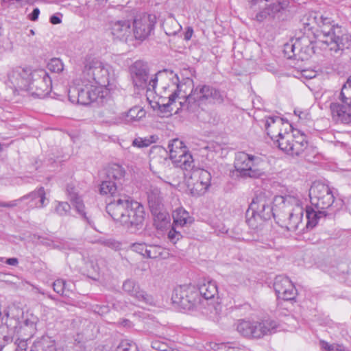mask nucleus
Here are the masks:
<instances>
[{
  "label": "nucleus",
  "mask_w": 351,
  "mask_h": 351,
  "mask_svg": "<svg viewBox=\"0 0 351 351\" xmlns=\"http://www.w3.org/2000/svg\"><path fill=\"white\" fill-rule=\"evenodd\" d=\"M253 322L239 320L237 324V330L245 337L252 338Z\"/></svg>",
  "instance_id": "obj_38"
},
{
  "label": "nucleus",
  "mask_w": 351,
  "mask_h": 351,
  "mask_svg": "<svg viewBox=\"0 0 351 351\" xmlns=\"http://www.w3.org/2000/svg\"><path fill=\"white\" fill-rule=\"evenodd\" d=\"M15 351H27V339H17L14 343Z\"/></svg>",
  "instance_id": "obj_51"
},
{
  "label": "nucleus",
  "mask_w": 351,
  "mask_h": 351,
  "mask_svg": "<svg viewBox=\"0 0 351 351\" xmlns=\"http://www.w3.org/2000/svg\"><path fill=\"white\" fill-rule=\"evenodd\" d=\"M102 88L84 82L80 76V79L74 80L71 85L65 79L62 93L67 94L69 100L73 104L88 105L94 101L101 102L108 96V91L102 90Z\"/></svg>",
  "instance_id": "obj_6"
},
{
  "label": "nucleus",
  "mask_w": 351,
  "mask_h": 351,
  "mask_svg": "<svg viewBox=\"0 0 351 351\" xmlns=\"http://www.w3.org/2000/svg\"><path fill=\"white\" fill-rule=\"evenodd\" d=\"M274 142L281 150L291 156H300L307 147V141L303 135L294 139L290 132L283 133Z\"/></svg>",
  "instance_id": "obj_16"
},
{
  "label": "nucleus",
  "mask_w": 351,
  "mask_h": 351,
  "mask_svg": "<svg viewBox=\"0 0 351 351\" xmlns=\"http://www.w3.org/2000/svg\"><path fill=\"white\" fill-rule=\"evenodd\" d=\"M193 30L191 27H188L186 32L184 33V39L186 40H189L193 35Z\"/></svg>",
  "instance_id": "obj_57"
},
{
  "label": "nucleus",
  "mask_w": 351,
  "mask_h": 351,
  "mask_svg": "<svg viewBox=\"0 0 351 351\" xmlns=\"http://www.w3.org/2000/svg\"><path fill=\"white\" fill-rule=\"evenodd\" d=\"M89 265L90 266L93 272H95V273L99 272V267L97 266V265H93V263L91 262L90 263H88L87 267H89Z\"/></svg>",
  "instance_id": "obj_62"
},
{
  "label": "nucleus",
  "mask_w": 351,
  "mask_h": 351,
  "mask_svg": "<svg viewBox=\"0 0 351 351\" xmlns=\"http://www.w3.org/2000/svg\"><path fill=\"white\" fill-rule=\"evenodd\" d=\"M156 139V138L154 136H149L144 138L137 137L133 140L132 145L138 148L147 147L153 143H155Z\"/></svg>",
  "instance_id": "obj_40"
},
{
  "label": "nucleus",
  "mask_w": 351,
  "mask_h": 351,
  "mask_svg": "<svg viewBox=\"0 0 351 351\" xmlns=\"http://www.w3.org/2000/svg\"><path fill=\"white\" fill-rule=\"evenodd\" d=\"M173 225L176 227H184L191 224L193 218L183 207L180 206L176 208L172 213Z\"/></svg>",
  "instance_id": "obj_30"
},
{
  "label": "nucleus",
  "mask_w": 351,
  "mask_h": 351,
  "mask_svg": "<svg viewBox=\"0 0 351 351\" xmlns=\"http://www.w3.org/2000/svg\"><path fill=\"white\" fill-rule=\"evenodd\" d=\"M306 218L308 220L306 223L307 228L315 227L320 218L330 215V213H328L326 210L316 209L315 207L312 206L306 207Z\"/></svg>",
  "instance_id": "obj_34"
},
{
  "label": "nucleus",
  "mask_w": 351,
  "mask_h": 351,
  "mask_svg": "<svg viewBox=\"0 0 351 351\" xmlns=\"http://www.w3.org/2000/svg\"><path fill=\"white\" fill-rule=\"evenodd\" d=\"M323 351H344V348L339 344H329L325 341L320 342Z\"/></svg>",
  "instance_id": "obj_48"
},
{
  "label": "nucleus",
  "mask_w": 351,
  "mask_h": 351,
  "mask_svg": "<svg viewBox=\"0 0 351 351\" xmlns=\"http://www.w3.org/2000/svg\"><path fill=\"white\" fill-rule=\"evenodd\" d=\"M154 216V223L157 229L162 230L170 223V216L169 213L161 207L150 209Z\"/></svg>",
  "instance_id": "obj_32"
},
{
  "label": "nucleus",
  "mask_w": 351,
  "mask_h": 351,
  "mask_svg": "<svg viewBox=\"0 0 351 351\" xmlns=\"http://www.w3.org/2000/svg\"><path fill=\"white\" fill-rule=\"evenodd\" d=\"M111 34L114 38L128 42L133 39L131 22L129 20H119L110 23Z\"/></svg>",
  "instance_id": "obj_21"
},
{
  "label": "nucleus",
  "mask_w": 351,
  "mask_h": 351,
  "mask_svg": "<svg viewBox=\"0 0 351 351\" xmlns=\"http://www.w3.org/2000/svg\"><path fill=\"white\" fill-rule=\"evenodd\" d=\"M123 290L131 297L138 302L145 304H151L153 301L152 298L145 291L140 288L139 285L134 280L128 279L123 284Z\"/></svg>",
  "instance_id": "obj_22"
},
{
  "label": "nucleus",
  "mask_w": 351,
  "mask_h": 351,
  "mask_svg": "<svg viewBox=\"0 0 351 351\" xmlns=\"http://www.w3.org/2000/svg\"><path fill=\"white\" fill-rule=\"evenodd\" d=\"M283 119L279 117H268L265 119V127L267 134L272 141L282 136L281 127L284 125Z\"/></svg>",
  "instance_id": "obj_23"
},
{
  "label": "nucleus",
  "mask_w": 351,
  "mask_h": 351,
  "mask_svg": "<svg viewBox=\"0 0 351 351\" xmlns=\"http://www.w3.org/2000/svg\"><path fill=\"white\" fill-rule=\"evenodd\" d=\"M147 246L148 245L143 243H135L130 245V249L131 250L142 255L143 257H145Z\"/></svg>",
  "instance_id": "obj_47"
},
{
  "label": "nucleus",
  "mask_w": 351,
  "mask_h": 351,
  "mask_svg": "<svg viewBox=\"0 0 351 351\" xmlns=\"http://www.w3.org/2000/svg\"><path fill=\"white\" fill-rule=\"evenodd\" d=\"M108 311V308L107 306H103L101 308V311H99V313L104 314Z\"/></svg>",
  "instance_id": "obj_64"
},
{
  "label": "nucleus",
  "mask_w": 351,
  "mask_h": 351,
  "mask_svg": "<svg viewBox=\"0 0 351 351\" xmlns=\"http://www.w3.org/2000/svg\"><path fill=\"white\" fill-rule=\"evenodd\" d=\"M311 206L316 209L326 210L330 208L334 203V195L328 185L315 182L309 190Z\"/></svg>",
  "instance_id": "obj_12"
},
{
  "label": "nucleus",
  "mask_w": 351,
  "mask_h": 351,
  "mask_svg": "<svg viewBox=\"0 0 351 351\" xmlns=\"http://www.w3.org/2000/svg\"><path fill=\"white\" fill-rule=\"evenodd\" d=\"M274 288L277 297L284 300H292L295 299L297 294L293 284L286 276H276L274 283Z\"/></svg>",
  "instance_id": "obj_19"
},
{
  "label": "nucleus",
  "mask_w": 351,
  "mask_h": 351,
  "mask_svg": "<svg viewBox=\"0 0 351 351\" xmlns=\"http://www.w3.org/2000/svg\"><path fill=\"white\" fill-rule=\"evenodd\" d=\"M145 110L142 107L136 106L131 108L128 112L121 113L118 117L117 123L132 124L139 121L145 117Z\"/></svg>",
  "instance_id": "obj_27"
},
{
  "label": "nucleus",
  "mask_w": 351,
  "mask_h": 351,
  "mask_svg": "<svg viewBox=\"0 0 351 351\" xmlns=\"http://www.w3.org/2000/svg\"><path fill=\"white\" fill-rule=\"evenodd\" d=\"M50 22L52 24L57 25L61 23V19L58 16L53 15L50 17Z\"/></svg>",
  "instance_id": "obj_60"
},
{
  "label": "nucleus",
  "mask_w": 351,
  "mask_h": 351,
  "mask_svg": "<svg viewBox=\"0 0 351 351\" xmlns=\"http://www.w3.org/2000/svg\"><path fill=\"white\" fill-rule=\"evenodd\" d=\"M106 211L115 222L131 232L142 228L145 215L143 205L128 196L119 195L107 204Z\"/></svg>",
  "instance_id": "obj_3"
},
{
  "label": "nucleus",
  "mask_w": 351,
  "mask_h": 351,
  "mask_svg": "<svg viewBox=\"0 0 351 351\" xmlns=\"http://www.w3.org/2000/svg\"><path fill=\"white\" fill-rule=\"evenodd\" d=\"M5 263L9 265L16 266L19 261L16 258H9L6 259Z\"/></svg>",
  "instance_id": "obj_58"
},
{
  "label": "nucleus",
  "mask_w": 351,
  "mask_h": 351,
  "mask_svg": "<svg viewBox=\"0 0 351 351\" xmlns=\"http://www.w3.org/2000/svg\"><path fill=\"white\" fill-rule=\"evenodd\" d=\"M106 174L108 179L121 184V180L125 175V171L121 165L112 164L108 167Z\"/></svg>",
  "instance_id": "obj_36"
},
{
  "label": "nucleus",
  "mask_w": 351,
  "mask_h": 351,
  "mask_svg": "<svg viewBox=\"0 0 351 351\" xmlns=\"http://www.w3.org/2000/svg\"><path fill=\"white\" fill-rule=\"evenodd\" d=\"M29 351H82V348L79 344L71 343L64 348L56 349L52 337L44 335L33 343Z\"/></svg>",
  "instance_id": "obj_18"
},
{
  "label": "nucleus",
  "mask_w": 351,
  "mask_h": 351,
  "mask_svg": "<svg viewBox=\"0 0 351 351\" xmlns=\"http://www.w3.org/2000/svg\"><path fill=\"white\" fill-rule=\"evenodd\" d=\"M32 240L36 243H40L47 246L51 245L52 243L51 240L37 234H34Z\"/></svg>",
  "instance_id": "obj_50"
},
{
  "label": "nucleus",
  "mask_w": 351,
  "mask_h": 351,
  "mask_svg": "<svg viewBox=\"0 0 351 351\" xmlns=\"http://www.w3.org/2000/svg\"><path fill=\"white\" fill-rule=\"evenodd\" d=\"M294 114L300 119H306V117L307 116V113L306 112H302L298 109L294 110Z\"/></svg>",
  "instance_id": "obj_56"
},
{
  "label": "nucleus",
  "mask_w": 351,
  "mask_h": 351,
  "mask_svg": "<svg viewBox=\"0 0 351 351\" xmlns=\"http://www.w3.org/2000/svg\"><path fill=\"white\" fill-rule=\"evenodd\" d=\"M182 237V235L179 231L176 230L175 226L171 227L167 234L169 241L173 244H176Z\"/></svg>",
  "instance_id": "obj_44"
},
{
  "label": "nucleus",
  "mask_w": 351,
  "mask_h": 351,
  "mask_svg": "<svg viewBox=\"0 0 351 351\" xmlns=\"http://www.w3.org/2000/svg\"><path fill=\"white\" fill-rule=\"evenodd\" d=\"M64 84L65 79L61 78L59 83L53 85L51 78L45 69H34L27 92L39 98L48 95L51 90H54L56 94L61 95Z\"/></svg>",
  "instance_id": "obj_8"
},
{
  "label": "nucleus",
  "mask_w": 351,
  "mask_h": 351,
  "mask_svg": "<svg viewBox=\"0 0 351 351\" xmlns=\"http://www.w3.org/2000/svg\"><path fill=\"white\" fill-rule=\"evenodd\" d=\"M199 293L206 300L214 298L218 294V288L215 281L206 279L199 285Z\"/></svg>",
  "instance_id": "obj_33"
},
{
  "label": "nucleus",
  "mask_w": 351,
  "mask_h": 351,
  "mask_svg": "<svg viewBox=\"0 0 351 351\" xmlns=\"http://www.w3.org/2000/svg\"><path fill=\"white\" fill-rule=\"evenodd\" d=\"M147 195L150 209L162 206L163 196L158 187L151 184L147 189Z\"/></svg>",
  "instance_id": "obj_31"
},
{
  "label": "nucleus",
  "mask_w": 351,
  "mask_h": 351,
  "mask_svg": "<svg viewBox=\"0 0 351 351\" xmlns=\"http://www.w3.org/2000/svg\"><path fill=\"white\" fill-rule=\"evenodd\" d=\"M191 293L190 287L180 286L176 287L172 294L173 303L180 306L183 309H189V301L186 300L187 294Z\"/></svg>",
  "instance_id": "obj_29"
},
{
  "label": "nucleus",
  "mask_w": 351,
  "mask_h": 351,
  "mask_svg": "<svg viewBox=\"0 0 351 351\" xmlns=\"http://www.w3.org/2000/svg\"><path fill=\"white\" fill-rule=\"evenodd\" d=\"M53 290L60 295H66V293L71 291V283L64 280L58 279L53 284Z\"/></svg>",
  "instance_id": "obj_39"
},
{
  "label": "nucleus",
  "mask_w": 351,
  "mask_h": 351,
  "mask_svg": "<svg viewBox=\"0 0 351 351\" xmlns=\"http://www.w3.org/2000/svg\"><path fill=\"white\" fill-rule=\"evenodd\" d=\"M29 199V206L31 208H42L49 202L45 197V191L43 187H40L38 190L21 198V199Z\"/></svg>",
  "instance_id": "obj_28"
},
{
  "label": "nucleus",
  "mask_w": 351,
  "mask_h": 351,
  "mask_svg": "<svg viewBox=\"0 0 351 351\" xmlns=\"http://www.w3.org/2000/svg\"><path fill=\"white\" fill-rule=\"evenodd\" d=\"M81 77L84 82L102 87L107 90L108 95L117 88V77L113 68L108 64L99 60H86Z\"/></svg>",
  "instance_id": "obj_5"
},
{
  "label": "nucleus",
  "mask_w": 351,
  "mask_h": 351,
  "mask_svg": "<svg viewBox=\"0 0 351 351\" xmlns=\"http://www.w3.org/2000/svg\"><path fill=\"white\" fill-rule=\"evenodd\" d=\"M263 160L258 156L248 154L245 152L237 154L234 167L242 178H258L264 175L262 167Z\"/></svg>",
  "instance_id": "obj_9"
},
{
  "label": "nucleus",
  "mask_w": 351,
  "mask_h": 351,
  "mask_svg": "<svg viewBox=\"0 0 351 351\" xmlns=\"http://www.w3.org/2000/svg\"><path fill=\"white\" fill-rule=\"evenodd\" d=\"M226 351H247V350L244 347L230 346Z\"/></svg>",
  "instance_id": "obj_59"
},
{
  "label": "nucleus",
  "mask_w": 351,
  "mask_h": 351,
  "mask_svg": "<svg viewBox=\"0 0 351 351\" xmlns=\"http://www.w3.org/2000/svg\"><path fill=\"white\" fill-rule=\"evenodd\" d=\"M71 208V206L67 202H59L56 208V210L60 215H65Z\"/></svg>",
  "instance_id": "obj_49"
},
{
  "label": "nucleus",
  "mask_w": 351,
  "mask_h": 351,
  "mask_svg": "<svg viewBox=\"0 0 351 351\" xmlns=\"http://www.w3.org/2000/svg\"><path fill=\"white\" fill-rule=\"evenodd\" d=\"M272 199L265 194L256 195L250 204L247 215H251L254 219L259 217L262 220H267L271 217L276 218V213L271 206Z\"/></svg>",
  "instance_id": "obj_15"
},
{
  "label": "nucleus",
  "mask_w": 351,
  "mask_h": 351,
  "mask_svg": "<svg viewBox=\"0 0 351 351\" xmlns=\"http://www.w3.org/2000/svg\"><path fill=\"white\" fill-rule=\"evenodd\" d=\"M301 197V195L294 193L285 196H276L274 199L275 206L282 204L280 208L284 209L280 214L278 215L281 221L280 225L289 231L298 230L302 222L304 208Z\"/></svg>",
  "instance_id": "obj_7"
},
{
  "label": "nucleus",
  "mask_w": 351,
  "mask_h": 351,
  "mask_svg": "<svg viewBox=\"0 0 351 351\" xmlns=\"http://www.w3.org/2000/svg\"><path fill=\"white\" fill-rule=\"evenodd\" d=\"M19 200H14L10 202H0L1 207H14L17 205V202Z\"/></svg>",
  "instance_id": "obj_55"
},
{
  "label": "nucleus",
  "mask_w": 351,
  "mask_h": 351,
  "mask_svg": "<svg viewBox=\"0 0 351 351\" xmlns=\"http://www.w3.org/2000/svg\"><path fill=\"white\" fill-rule=\"evenodd\" d=\"M34 69L29 66H16L8 74L7 85L14 91L27 90Z\"/></svg>",
  "instance_id": "obj_14"
},
{
  "label": "nucleus",
  "mask_w": 351,
  "mask_h": 351,
  "mask_svg": "<svg viewBox=\"0 0 351 351\" xmlns=\"http://www.w3.org/2000/svg\"><path fill=\"white\" fill-rule=\"evenodd\" d=\"M169 157L178 167L184 171L192 169L194 167V160L184 143L178 139H173L168 145Z\"/></svg>",
  "instance_id": "obj_13"
},
{
  "label": "nucleus",
  "mask_w": 351,
  "mask_h": 351,
  "mask_svg": "<svg viewBox=\"0 0 351 351\" xmlns=\"http://www.w3.org/2000/svg\"><path fill=\"white\" fill-rule=\"evenodd\" d=\"M124 326H130V322L128 319H123V322L121 323Z\"/></svg>",
  "instance_id": "obj_63"
},
{
  "label": "nucleus",
  "mask_w": 351,
  "mask_h": 351,
  "mask_svg": "<svg viewBox=\"0 0 351 351\" xmlns=\"http://www.w3.org/2000/svg\"><path fill=\"white\" fill-rule=\"evenodd\" d=\"M112 351H138V348L135 343L123 340Z\"/></svg>",
  "instance_id": "obj_42"
},
{
  "label": "nucleus",
  "mask_w": 351,
  "mask_h": 351,
  "mask_svg": "<svg viewBox=\"0 0 351 351\" xmlns=\"http://www.w3.org/2000/svg\"><path fill=\"white\" fill-rule=\"evenodd\" d=\"M330 116L336 123H351V99H346L341 95V91L334 95L329 105Z\"/></svg>",
  "instance_id": "obj_11"
},
{
  "label": "nucleus",
  "mask_w": 351,
  "mask_h": 351,
  "mask_svg": "<svg viewBox=\"0 0 351 351\" xmlns=\"http://www.w3.org/2000/svg\"><path fill=\"white\" fill-rule=\"evenodd\" d=\"M12 338L9 336H0V351L3 349L5 345L12 342Z\"/></svg>",
  "instance_id": "obj_53"
},
{
  "label": "nucleus",
  "mask_w": 351,
  "mask_h": 351,
  "mask_svg": "<svg viewBox=\"0 0 351 351\" xmlns=\"http://www.w3.org/2000/svg\"><path fill=\"white\" fill-rule=\"evenodd\" d=\"M169 256V250L158 245H148L145 258L166 259Z\"/></svg>",
  "instance_id": "obj_35"
},
{
  "label": "nucleus",
  "mask_w": 351,
  "mask_h": 351,
  "mask_svg": "<svg viewBox=\"0 0 351 351\" xmlns=\"http://www.w3.org/2000/svg\"><path fill=\"white\" fill-rule=\"evenodd\" d=\"M66 193L69 199L71 202L73 206L75 207L77 213L90 226L93 227V221L88 217L86 216V213L85 212V206L82 202V200L81 199V197L78 196L75 189L71 185H68L66 187Z\"/></svg>",
  "instance_id": "obj_24"
},
{
  "label": "nucleus",
  "mask_w": 351,
  "mask_h": 351,
  "mask_svg": "<svg viewBox=\"0 0 351 351\" xmlns=\"http://www.w3.org/2000/svg\"><path fill=\"white\" fill-rule=\"evenodd\" d=\"M333 20L326 14L316 11L306 13L302 19L303 36L284 46V52L288 58L304 60L306 53L312 49L313 40L310 34L316 39L319 46L331 52V55L340 54L342 51L351 47V35L338 25L333 24Z\"/></svg>",
  "instance_id": "obj_1"
},
{
  "label": "nucleus",
  "mask_w": 351,
  "mask_h": 351,
  "mask_svg": "<svg viewBox=\"0 0 351 351\" xmlns=\"http://www.w3.org/2000/svg\"><path fill=\"white\" fill-rule=\"evenodd\" d=\"M163 346L162 345H160L158 342H153L152 343V348H154V349H156V350H165V349H163L162 347Z\"/></svg>",
  "instance_id": "obj_61"
},
{
  "label": "nucleus",
  "mask_w": 351,
  "mask_h": 351,
  "mask_svg": "<svg viewBox=\"0 0 351 351\" xmlns=\"http://www.w3.org/2000/svg\"><path fill=\"white\" fill-rule=\"evenodd\" d=\"M20 324L17 332L22 337H32L36 330L38 317L33 314H26Z\"/></svg>",
  "instance_id": "obj_25"
},
{
  "label": "nucleus",
  "mask_w": 351,
  "mask_h": 351,
  "mask_svg": "<svg viewBox=\"0 0 351 351\" xmlns=\"http://www.w3.org/2000/svg\"><path fill=\"white\" fill-rule=\"evenodd\" d=\"M186 84L178 83L176 75L174 81L169 86H164L165 96L167 101L160 106V110L168 115L178 114L182 110H193L197 104H220L223 98L221 92L210 85H198L188 94L185 87Z\"/></svg>",
  "instance_id": "obj_2"
},
{
  "label": "nucleus",
  "mask_w": 351,
  "mask_h": 351,
  "mask_svg": "<svg viewBox=\"0 0 351 351\" xmlns=\"http://www.w3.org/2000/svg\"><path fill=\"white\" fill-rule=\"evenodd\" d=\"M47 69L51 72L60 73L64 70V64L60 58H54L48 62Z\"/></svg>",
  "instance_id": "obj_43"
},
{
  "label": "nucleus",
  "mask_w": 351,
  "mask_h": 351,
  "mask_svg": "<svg viewBox=\"0 0 351 351\" xmlns=\"http://www.w3.org/2000/svg\"><path fill=\"white\" fill-rule=\"evenodd\" d=\"M283 8L280 3H274L256 12L254 15L252 14V16L258 21H263L265 19H275L280 17Z\"/></svg>",
  "instance_id": "obj_26"
},
{
  "label": "nucleus",
  "mask_w": 351,
  "mask_h": 351,
  "mask_svg": "<svg viewBox=\"0 0 351 351\" xmlns=\"http://www.w3.org/2000/svg\"><path fill=\"white\" fill-rule=\"evenodd\" d=\"M40 10L38 8H36L33 10L32 12L29 14V19L32 21H36L39 16Z\"/></svg>",
  "instance_id": "obj_54"
},
{
  "label": "nucleus",
  "mask_w": 351,
  "mask_h": 351,
  "mask_svg": "<svg viewBox=\"0 0 351 351\" xmlns=\"http://www.w3.org/2000/svg\"><path fill=\"white\" fill-rule=\"evenodd\" d=\"M120 184L118 182L108 179L101 182L99 189L100 193L103 195H110L114 197L119 192Z\"/></svg>",
  "instance_id": "obj_37"
},
{
  "label": "nucleus",
  "mask_w": 351,
  "mask_h": 351,
  "mask_svg": "<svg viewBox=\"0 0 351 351\" xmlns=\"http://www.w3.org/2000/svg\"><path fill=\"white\" fill-rule=\"evenodd\" d=\"M341 95L346 99H351V75L347 79L341 89Z\"/></svg>",
  "instance_id": "obj_46"
},
{
  "label": "nucleus",
  "mask_w": 351,
  "mask_h": 351,
  "mask_svg": "<svg viewBox=\"0 0 351 351\" xmlns=\"http://www.w3.org/2000/svg\"><path fill=\"white\" fill-rule=\"evenodd\" d=\"M191 293L187 294V298L186 300L189 301V309L193 310L194 308H197L199 298V292H197L193 287H190Z\"/></svg>",
  "instance_id": "obj_41"
},
{
  "label": "nucleus",
  "mask_w": 351,
  "mask_h": 351,
  "mask_svg": "<svg viewBox=\"0 0 351 351\" xmlns=\"http://www.w3.org/2000/svg\"><path fill=\"white\" fill-rule=\"evenodd\" d=\"M212 308H213V311H210V313L213 315H211V317L213 319H218V317L220 315V313L221 311V306L220 304H217L216 306H213Z\"/></svg>",
  "instance_id": "obj_52"
},
{
  "label": "nucleus",
  "mask_w": 351,
  "mask_h": 351,
  "mask_svg": "<svg viewBox=\"0 0 351 351\" xmlns=\"http://www.w3.org/2000/svg\"><path fill=\"white\" fill-rule=\"evenodd\" d=\"M187 188L193 196L204 195L210 186L211 175L208 171L195 168L185 171Z\"/></svg>",
  "instance_id": "obj_10"
},
{
  "label": "nucleus",
  "mask_w": 351,
  "mask_h": 351,
  "mask_svg": "<svg viewBox=\"0 0 351 351\" xmlns=\"http://www.w3.org/2000/svg\"><path fill=\"white\" fill-rule=\"evenodd\" d=\"M156 23V17L153 14H143L136 16L133 22V38L145 40L154 29Z\"/></svg>",
  "instance_id": "obj_17"
},
{
  "label": "nucleus",
  "mask_w": 351,
  "mask_h": 351,
  "mask_svg": "<svg viewBox=\"0 0 351 351\" xmlns=\"http://www.w3.org/2000/svg\"><path fill=\"white\" fill-rule=\"evenodd\" d=\"M282 330H284L283 327L275 320L265 319L261 322H253L252 338L260 339Z\"/></svg>",
  "instance_id": "obj_20"
},
{
  "label": "nucleus",
  "mask_w": 351,
  "mask_h": 351,
  "mask_svg": "<svg viewBox=\"0 0 351 351\" xmlns=\"http://www.w3.org/2000/svg\"><path fill=\"white\" fill-rule=\"evenodd\" d=\"M99 242L114 250H120L121 247V243L114 239H102L99 240Z\"/></svg>",
  "instance_id": "obj_45"
},
{
  "label": "nucleus",
  "mask_w": 351,
  "mask_h": 351,
  "mask_svg": "<svg viewBox=\"0 0 351 351\" xmlns=\"http://www.w3.org/2000/svg\"><path fill=\"white\" fill-rule=\"evenodd\" d=\"M130 72L134 86L159 95L162 99V104L166 103L165 100L167 101V97L165 96L163 87L169 86L171 82L174 81L176 74L164 70L158 71L149 79L147 64L141 60L136 61L131 65Z\"/></svg>",
  "instance_id": "obj_4"
}]
</instances>
